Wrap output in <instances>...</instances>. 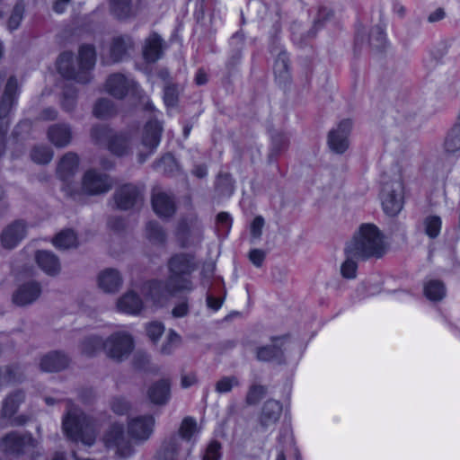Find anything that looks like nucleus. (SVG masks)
Here are the masks:
<instances>
[{"label": "nucleus", "mask_w": 460, "mask_h": 460, "mask_svg": "<svg viewBox=\"0 0 460 460\" xmlns=\"http://www.w3.org/2000/svg\"><path fill=\"white\" fill-rule=\"evenodd\" d=\"M140 193L133 185L122 186L116 191L115 203L120 209H128L137 203Z\"/></svg>", "instance_id": "23"}, {"label": "nucleus", "mask_w": 460, "mask_h": 460, "mask_svg": "<svg viewBox=\"0 0 460 460\" xmlns=\"http://www.w3.org/2000/svg\"><path fill=\"white\" fill-rule=\"evenodd\" d=\"M112 410L117 414H124L128 410V404L124 399H116L112 402Z\"/></svg>", "instance_id": "53"}, {"label": "nucleus", "mask_w": 460, "mask_h": 460, "mask_svg": "<svg viewBox=\"0 0 460 460\" xmlns=\"http://www.w3.org/2000/svg\"><path fill=\"white\" fill-rule=\"evenodd\" d=\"M352 127L350 119L341 120L328 136L330 149L337 154L344 153L349 147V135Z\"/></svg>", "instance_id": "14"}, {"label": "nucleus", "mask_w": 460, "mask_h": 460, "mask_svg": "<svg viewBox=\"0 0 460 460\" xmlns=\"http://www.w3.org/2000/svg\"><path fill=\"white\" fill-rule=\"evenodd\" d=\"M97 283L103 292L115 293L122 285V278L117 270L106 269L99 273Z\"/></svg>", "instance_id": "20"}, {"label": "nucleus", "mask_w": 460, "mask_h": 460, "mask_svg": "<svg viewBox=\"0 0 460 460\" xmlns=\"http://www.w3.org/2000/svg\"><path fill=\"white\" fill-rule=\"evenodd\" d=\"M164 326L158 322L150 323L146 327L147 335L153 341H156L164 332Z\"/></svg>", "instance_id": "49"}, {"label": "nucleus", "mask_w": 460, "mask_h": 460, "mask_svg": "<svg viewBox=\"0 0 460 460\" xmlns=\"http://www.w3.org/2000/svg\"><path fill=\"white\" fill-rule=\"evenodd\" d=\"M217 221L220 224L225 225L226 227H229L231 225V218L227 213L222 212L217 215Z\"/></svg>", "instance_id": "61"}, {"label": "nucleus", "mask_w": 460, "mask_h": 460, "mask_svg": "<svg viewBox=\"0 0 460 460\" xmlns=\"http://www.w3.org/2000/svg\"><path fill=\"white\" fill-rule=\"evenodd\" d=\"M148 238L154 241L162 242L164 239V234L157 223L151 222L146 226Z\"/></svg>", "instance_id": "45"}, {"label": "nucleus", "mask_w": 460, "mask_h": 460, "mask_svg": "<svg viewBox=\"0 0 460 460\" xmlns=\"http://www.w3.org/2000/svg\"><path fill=\"white\" fill-rule=\"evenodd\" d=\"M23 400V394L17 392L5 399L3 405V417L10 418L17 410L19 403Z\"/></svg>", "instance_id": "38"}, {"label": "nucleus", "mask_w": 460, "mask_h": 460, "mask_svg": "<svg viewBox=\"0 0 460 460\" xmlns=\"http://www.w3.org/2000/svg\"><path fill=\"white\" fill-rule=\"evenodd\" d=\"M116 307L119 313L137 315L142 311L144 303L133 290H129L118 299Z\"/></svg>", "instance_id": "19"}, {"label": "nucleus", "mask_w": 460, "mask_h": 460, "mask_svg": "<svg viewBox=\"0 0 460 460\" xmlns=\"http://www.w3.org/2000/svg\"><path fill=\"white\" fill-rule=\"evenodd\" d=\"M442 221L438 216H429L423 221L425 234L430 237H437L441 230Z\"/></svg>", "instance_id": "37"}, {"label": "nucleus", "mask_w": 460, "mask_h": 460, "mask_svg": "<svg viewBox=\"0 0 460 460\" xmlns=\"http://www.w3.org/2000/svg\"><path fill=\"white\" fill-rule=\"evenodd\" d=\"M41 288L38 282L30 280L20 285L13 294V302L18 305H26L40 296Z\"/></svg>", "instance_id": "18"}, {"label": "nucleus", "mask_w": 460, "mask_h": 460, "mask_svg": "<svg viewBox=\"0 0 460 460\" xmlns=\"http://www.w3.org/2000/svg\"><path fill=\"white\" fill-rule=\"evenodd\" d=\"M273 73L276 81L279 84H285L289 80L288 57L285 51H280L275 59Z\"/></svg>", "instance_id": "30"}, {"label": "nucleus", "mask_w": 460, "mask_h": 460, "mask_svg": "<svg viewBox=\"0 0 460 460\" xmlns=\"http://www.w3.org/2000/svg\"><path fill=\"white\" fill-rule=\"evenodd\" d=\"M385 251L384 237L372 224H363L349 242L345 252L358 258L381 257Z\"/></svg>", "instance_id": "3"}, {"label": "nucleus", "mask_w": 460, "mask_h": 460, "mask_svg": "<svg viewBox=\"0 0 460 460\" xmlns=\"http://www.w3.org/2000/svg\"><path fill=\"white\" fill-rule=\"evenodd\" d=\"M176 234L180 245L183 248L195 246L201 241L200 230L193 218L190 222H181Z\"/></svg>", "instance_id": "16"}, {"label": "nucleus", "mask_w": 460, "mask_h": 460, "mask_svg": "<svg viewBox=\"0 0 460 460\" xmlns=\"http://www.w3.org/2000/svg\"><path fill=\"white\" fill-rule=\"evenodd\" d=\"M106 89L111 95L117 98H122L126 94H130L137 98L141 104L145 105L146 109L152 111L155 119H151L145 126L142 145L146 147L149 152L155 149L160 143L162 125L156 119L157 111H154V107L149 102L148 97L142 94L141 90L134 81L127 79L120 74L112 75L109 77L106 83Z\"/></svg>", "instance_id": "2"}, {"label": "nucleus", "mask_w": 460, "mask_h": 460, "mask_svg": "<svg viewBox=\"0 0 460 460\" xmlns=\"http://www.w3.org/2000/svg\"><path fill=\"white\" fill-rule=\"evenodd\" d=\"M424 294L431 301L441 300L446 296V288L442 282L430 280L424 287Z\"/></svg>", "instance_id": "34"}, {"label": "nucleus", "mask_w": 460, "mask_h": 460, "mask_svg": "<svg viewBox=\"0 0 460 460\" xmlns=\"http://www.w3.org/2000/svg\"><path fill=\"white\" fill-rule=\"evenodd\" d=\"M53 156L51 150L46 146L35 147L31 152V158L38 164H47Z\"/></svg>", "instance_id": "42"}, {"label": "nucleus", "mask_w": 460, "mask_h": 460, "mask_svg": "<svg viewBox=\"0 0 460 460\" xmlns=\"http://www.w3.org/2000/svg\"><path fill=\"white\" fill-rule=\"evenodd\" d=\"M17 89L16 79L14 77L9 78L0 103V156L4 154L5 146V134L8 126L6 117L15 103Z\"/></svg>", "instance_id": "7"}, {"label": "nucleus", "mask_w": 460, "mask_h": 460, "mask_svg": "<svg viewBox=\"0 0 460 460\" xmlns=\"http://www.w3.org/2000/svg\"><path fill=\"white\" fill-rule=\"evenodd\" d=\"M49 141L58 147H63L71 141V130L67 125H54L48 132Z\"/></svg>", "instance_id": "27"}, {"label": "nucleus", "mask_w": 460, "mask_h": 460, "mask_svg": "<svg viewBox=\"0 0 460 460\" xmlns=\"http://www.w3.org/2000/svg\"><path fill=\"white\" fill-rule=\"evenodd\" d=\"M132 46L129 37H118L114 39L111 49V54L114 62L119 61L126 50Z\"/></svg>", "instance_id": "35"}, {"label": "nucleus", "mask_w": 460, "mask_h": 460, "mask_svg": "<svg viewBox=\"0 0 460 460\" xmlns=\"http://www.w3.org/2000/svg\"><path fill=\"white\" fill-rule=\"evenodd\" d=\"M77 238L72 230H64L53 239V244L58 249H69L76 246Z\"/></svg>", "instance_id": "33"}, {"label": "nucleus", "mask_w": 460, "mask_h": 460, "mask_svg": "<svg viewBox=\"0 0 460 460\" xmlns=\"http://www.w3.org/2000/svg\"><path fill=\"white\" fill-rule=\"evenodd\" d=\"M111 11L119 18H127L132 13L128 0H112Z\"/></svg>", "instance_id": "39"}, {"label": "nucleus", "mask_w": 460, "mask_h": 460, "mask_svg": "<svg viewBox=\"0 0 460 460\" xmlns=\"http://www.w3.org/2000/svg\"><path fill=\"white\" fill-rule=\"evenodd\" d=\"M103 442L108 449L114 450L115 454L120 458L128 457L133 454V447L125 438L121 425L112 426L105 435Z\"/></svg>", "instance_id": "9"}, {"label": "nucleus", "mask_w": 460, "mask_h": 460, "mask_svg": "<svg viewBox=\"0 0 460 460\" xmlns=\"http://www.w3.org/2000/svg\"><path fill=\"white\" fill-rule=\"evenodd\" d=\"M75 103V93L73 91L71 93L70 92L66 93L64 94V100L62 102V105H63L64 109H66V111H70L74 108Z\"/></svg>", "instance_id": "54"}, {"label": "nucleus", "mask_w": 460, "mask_h": 460, "mask_svg": "<svg viewBox=\"0 0 460 460\" xmlns=\"http://www.w3.org/2000/svg\"><path fill=\"white\" fill-rule=\"evenodd\" d=\"M188 309V304L186 302H181L172 309V315L174 317H182L187 314Z\"/></svg>", "instance_id": "55"}, {"label": "nucleus", "mask_w": 460, "mask_h": 460, "mask_svg": "<svg viewBox=\"0 0 460 460\" xmlns=\"http://www.w3.org/2000/svg\"><path fill=\"white\" fill-rule=\"evenodd\" d=\"M93 136L98 140L102 137L109 139V150L117 155L126 154L130 146V138L127 134L111 136V130L106 128H96L93 130Z\"/></svg>", "instance_id": "15"}, {"label": "nucleus", "mask_w": 460, "mask_h": 460, "mask_svg": "<svg viewBox=\"0 0 460 460\" xmlns=\"http://www.w3.org/2000/svg\"><path fill=\"white\" fill-rule=\"evenodd\" d=\"M196 84L200 85L204 84L207 82V75L202 70H199L195 77Z\"/></svg>", "instance_id": "62"}, {"label": "nucleus", "mask_w": 460, "mask_h": 460, "mask_svg": "<svg viewBox=\"0 0 460 460\" xmlns=\"http://www.w3.org/2000/svg\"><path fill=\"white\" fill-rule=\"evenodd\" d=\"M133 347L131 335L126 332H117L111 334L105 342L99 337L88 338L82 344V351L87 356H92L103 349L109 358L119 361L128 357Z\"/></svg>", "instance_id": "4"}, {"label": "nucleus", "mask_w": 460, "mask_h": 460, "mask_svg": "<svg viewBox=\"0 0 460 460\" xmlns=\"http://www.w3.org/2000/svg\"><path fill=\"white\" fill-rule=\"evenodd\" d=\"M169 271L165 283L153 280L142 288V294L147 303L150 299L155 305L162 306L177 293L190 292L194 288L191 273L196 270L194 257L188 253H176L167 263Z\"/></svg>", "instance_id": "1"}, {"label": "nucleus", "mask_w": 460, "mask_h": 460, "mask_svg": "<svg viewBox=\"0 0 460 460\" xmlns=\"http://www.w3.org/2000/svg\"><path fill=\"white\" fill-rule=\"evenodd\" d=\"M384 211L389 216H396L403 207V184L401 181L385 183L381 193Z\"/></svg>", "instance_id": "8"}, {"label": "nucleus", "mask_w": 460, "mask_h": 460, "mask_svg": "<svg viewBox=\"0 0 460 460\" xmlns=\"http://www.w3.org/2000/svg\"><path fill=\"white\" fill-rule=\"evenodd\" d=\"M197 382L196 376L194 374H188L181 376V386L183 388H189Z\"/></svg>", "instance_id": "57"}, {"label": "nucleus", "mask_w": 460, "mask_h": 460, "mask_svg": "<svg viewBox=\"0 0 460 460\" xmlns=\"http://www.w3.org/2000/svg\"><path fill=\"white\" fill-rule=\"evenodd\" d=\"M347 259L341 266V275L346 279H354L357 273V263L353 260V258H357L356 256H351L346 253Z\"/></svg>", "instance_id": "41"}, {"label": "nucleus", "mask_w": 460, "mask_h": 460, "mask_svg": "<svg viewBox=\"0 0 460 460\" xmlns=\"http://www.w3.org/2000/svg\"><path fill=\"white\" fill-rule=\"evenodd\" d=\"M265 255L266 254L264 251L260 249H253L250 252L249 258L253 265L260 267L265 259Z\"/></svg>", "instance_id": "51"}, {"label": "nucleus", "mask_w": 460, "mask_h": 460, "mask_svg": "<svg viewBox=\"0 0 460 460\" xmlns=\"http://www.w3.org/2000/svg\"><path fill=\"white\" fill-rule=\"evenodd\" d=\"M56 116L57 111L53 109H47L42 113V117L44 119H54Z\"/></svg>", "instance_id": "63"}, {"label": "nucleus", "mask_w": 460, "mask_h": 460, "mask_svg": "<svg viewBox=\"0 0 460 460\" xmlns=\"http://www.w3.org/2000/svg\"><path fill=\"white\" fill-rule=\"evenodd\" d=\"M155 420L152 416H140L130 420L128 422V433L137 441H144L150 438L154 431Z\"/></svg>", "instance_id": "17"}, {"label": "nucleus", "mask_w": 460, "mask_h": 460, "mask_svg": "<svg viewBox=\"0 0 460 460\" xmlns=\"http://www.w3.org/2000/svg\"><path fill=\"white\" fill-rule=\"evenodd\" d=\"M446 15L443 8H437L435 11L429 13L428 21L429 22H436L442 20Z\"/></svg>", "instance_id": "56"}, {"label": "nucleus", "mask_w": 460, "mask_h": 460, "mask_svg": "<svg viewBox=\"0 0 460 460\" xmlns=\"http://www.w3.org/2000/svg\"><path fill=\"white\" fill-rule=\"evenodd\" d=\"M181 343V337L175 332L170 331L166 336V341L162 347V352L170 354Z\"/></svg>", "instance_id": "43"}, {"label": "nucleus", "mask_w": 460, "mask_h": 460, "mask_svg": "<svg viewBox=\"0 0 460 460\" xmlns=\"http://www.w3.org/2000/svg\"><path fill=\"white\" fill-rule=\"evenodd\" d=\"M63 430L69 439L84 446L91 447L95 441L94 424L75 407H70L64 417Z\"/></svg>", "instance_id": "6"}, {"label": "nucleus", "mask_w": 460, "mask_h": 460, "mask_svg": "<svg viewBox=\"0 0 460 460\" xmlns=\"http://www.w3.org/2000/svg\"><path fill=\"white\" fill-rule=\"evenodd\" d=\"M94 63V49L90 45H85L80 48L77 68L74 66L73 57L70 52H64L59 56L57 61V68L65 78L86 83L89 80L90 71L93 69Z\"/></svg>", "instance_id": "5"}, {"label": "nucleus", "mask_w": 460, "mask_h": 460, "mask_svg": "<svg viewBox=\"0 0 460 460\" xmlns=\"http://www.w3.org/2000/svg\"><path fill=\"white\" fill-rule=\"evenodd\" d=\"M238 385V379L235 376H225L216 385V390L218 393H228L234 387Z\"/></svg>", "instance_id": "44"}, {"label": "nucleus", "mask_w": 460, "mask_h": 460, "mask_svg": "<svg viewBox=\"0 0 460 460\" xmlns=\"http://www.w3.org/2000/svg\"><path fill=\"white\" fill-rule=\"evenodd\" d=\"M287 457H294L298 460L299 452L294 441V437L290 426L285 425L277 438L275 446V460H286Z\"/></svg>", "instance_id": "11"}, {"label": "nucleus", "mask_w": 460, "mask_h": 460, "mask_svg": "<svg viewBox=\"0 0 460 460\" xmlns=\"http://www.w3.org/2000/svg\"><path fill=\"white\" fill-rule=\"evenodd\" d=\"M214 270L215 265L213 263H209L203 268L202 275L206 278L209 277L210 275L213 274Z\"/></svg>", "instance_id": "64"}, {"label": "nucleus", "mask_w": 460, "mask_h": 460, "mask_svg": "<svg viewBox=\"0 0 460 460\" xmlns=\"http://www.w3.org/2000/svg\"><path fill=\"white\" fill-rule=\"evenodd\" d=\"M282 411L281 404L275 400L267 401L262 408L260 421L261 426L268 428L275 424Z\"/></svg>", "instance_id": "24"}, {"label": "nucleus", "mask_w": 460, "mask_h": 460, "mask_svg": "<svg viewBox=\"0 0 460 460\" xmlns=\"http://www.w3.org/2000/svg\"><path fill=\"white\" fill-rule=\"evenodd\" d=\"M164 100V103L167 106H173L176 103V97L174 96L172 89L167 88L165 90Z\"/></svg>", "instance_id": "59"}, {"label": "nucleus", "mask_w": 460, "mask_h": 460, "mask_svg": "<svg viewBox=\"0 0 460 460\" xmlns=\"http://www.w3.org/2000/svg\"><path fill=\"white\" fill-rule=\"evenodd\" d=\"M16 380L17 378L15 376L13 369H11L10 367H5L4 369L0 370V384L11 383Z\"/></svg>", "instance_id": "52"}, {"label": "nucleus", "mask_w": 460, "mask_h": 460, "mask_svg": "<svg viewBox=\"0 0 460 460\" xmlns=\"http://www.w3.org/2000/svg\"><path fill=\"white\" fill-rule=\"evenodd\" d=\"M78 167V157L75 154H66L61 159L58 173L60 179L64 181H68L69 178L72 177L76 172Z\"/></svg>", "instance_id": "29"}, {"label": "nucleus", "mask_w": 460, "mask_h": 460, "mask_svg": "<svg viewBox=\"0 0 460 460\" xmlns=\"http://www.w3.org/2000/svg\"><path fill=\"white\" fill-rule=\"evenodd\" d=\"M36 446L37 441L30 435L21 436L16 432L8 434L0 442V448L10 454L30 453Z\"/></svg>", "instance_id": "12"}, {"label": "nucleus", "mask_w": 460, "mask_h": 460, "mask_svg": "<svg viewBox=\"0 0 460 460\" xmlns=\"http://www.w3.org/2000/svg\"><path fill=\"white\" fill-rule=\"evenodd\" d=\"M148 395L154 403H164L170 395L169 383L166 380H162L154 384L148 391Z\"/></svg>", "instance_id": "31"}, {"label": "nucleus", "mask_w": 460, "mask_h": 460, "mask_svg": "<svg viewBox=\"0 0 460 460\" xmlns=\"http://www.w3.org/2000/svg\"><path fill=\"white\" fill-rule=\"evenodd\" d=\"M221 452H220V445L212 441L207 447L205 454L203 456V460H220Z\"/></svg>", "instance_id": "46"}, {"label": "nucleus", "mask_w": 460, "mask_h": 460, "mask_svg": "<svg viewBox=\"0 0 460 460\" xmlns=\"http://www.w3.org/2000/svg\"><path fill=\"white\" fill-rule=\"evenodd\" d=\"M208 305L211 309L217 311L223 304V300L221 298H216L211 296H208L207 298Z\"/></svg>", "instance_id": "58"}, {"label": "nucleus", "mask_w": 460, "mask_h": 460, "mask_svg": "<svg viewBox=\"0 0 460 460\" xmlns=\"http://www.w3.org/2000/svg\"><path fill=\"white\" fill-rule=\"evenodd\" d=\"M39 267L48 275L54 276L60 271L58 259L50 252L39 251L36 253Z\"/></svg>", "instance_id": "25"}, {"label": "nucleus", "mask_w": 460, "mask_h": 460, "mask_svg": "<svg viewBox=\"0 0 460 460\" xmlns=\"http://www.w3.org/2000/svg\"><path fill=\"white\" fill-rule=\"evenodd\" d=\"M152 205L155 212L161 217H167L174 213V202L170 196L160 190H154Z\"/></svg>", "instance_id": "22"}, {"label": "nucleus", "mask_w": 460, "mask_h": 460, "mask_svg": "<svg viewBox=\"0 0 460 460\" xmlns=\"http://www.w3.org/2000/svg\"><path fill=\"white\" fill-rule=\"evenodd\" d=\"M265 388L261 385H252L247 394V402L250 404L256 403L265 394Z\"/></svg>", "instance_id": "48"}, {"label": "nucleus", "mask_w": 460, "mask_h": 460, "mask_svg": "<svg viewBox=\"0 0 460 460\" xmlns=\"http://www.w3.org/2000/svg\"><path fill=\"white\" fill-rule=\"evenodd\" d=\"M26 228L22 221L9 225L2 233L1 243L4 248L12 249L25 236Z\"/></svg>", "instance_id": "21"}, {"label": "nucleus", "mask_w": 460, "mask_h": 460, "mask_svg": "<svg viewBox=\"0 0 460 460\" xmlns=\"http://www.w3.org/2000/svg\"><path fill=\"white\" fill-rule=\"evenodd\" d=\"M163 42L161 38L154 33L151 34L146 40L144 46V58L148 62H155L158 60L162 54Z\"/></svg>", "instance_id": "28"}, {"label": "nucleus", "mask_w": 460, "mask_h": 460, "mask_svg": "<svg viewBox=\"0 0 460 460\" xmlns=\"http://www.w3.org/2000/svg\"><path fill=\"white\" fill-rule=\"evenodd\" d=\"M113 111V105L109 100L106 99L98 101L93 109V114L100 119H104L111 116Z\"/></svg>", "instance_id": "40"}, {"label": "nucleus", "mask_w": 460, "mask_h": 460, "mask_svg": "<svg viewBox=\"0 0 460 460\" xmlns=\"http://www.w3.org/2000/svg\"><path fill=\"white\" fill-rule=\"evenodd\" d=\"M264 220L261 217H256L251 224V234L253 238L258 239L261 237Z\"/></svg>", "instance_id": "50"}, {"label": "nucleus", "mask_w": 460, "mask_h": 460, "mask_svg": "<svg viewBox=\"0 0 460 460\" xmlns=\"http://www.w3.org/2000/svg\"><path fill=\"white\" fill-rule=\"evenodd\" d=\"M67 358L58 351L50 352L45 355L40 363V368L46 372L59 371L66 367Z\"/></svg>", "instance_id": "26"}, {"label": "nucleus", "mask_w": 460, "mask_h": 460, "mask_svg": "<svg viewBox=\"0 0 460 460\" xmlns=\"http://www.w3.org/2000/svg\"><path fill=\"white\" fill-rule=\"evenodd\" d=\"M271 343L259 347L256 358L261 361L280 360L285 351L291 348V341L288 336L273 337Z\"/></svg>", "instance_id": "10"}, {"label": "nucleus", "mask_w": 460, "mask_h": 460, "mask_svg": "<svg viewBox=\"0 0 460 460\" xmlns=\"http://www.w3.org/2000/svg\"><path fill=\"white\" fill-rule=\"evenodd\" d=\"M179 433L185 441H195L199 433L196 420L190 417L184 418L180 426Z\"/></svg>", "instance_id": "32"}, {"label": "nucleus", "mask_w": 460, "mask_h": 460, "mask_svg": "<svg viewBox=\"0 0 460 460\" xmlns=\"http://www.w3.org/2000/svg\"><path fill=\"white\" fill-rule=\"evenodd\" d=\"M444 148L448 153L460 151V126L456 123L448 131L444 141Z\"/></svg>", "instance_id": "36"}, {"label": "nucleus", "mask_w": 460, "mask_h": 460, "mask_svg": "<svg viewBox=\"0 0 460 460\" xmlns=\"http://www.w3.org/2000/svg\"><path fill=\"white\" fill-rule=\"evenodd\" d=\"M69 1L70 0H57V2L54 4L55 12L58 13H62L65 11Z\"/></svg>", "instance_id": "60"}, {"label": "nucleus", "mask_w": 460, "mask_h": 460, "mask_svg": "<svg viewBox=\"0 0 460 460\" xmlns=\"http://www.w3.org/2000/svg\"><path fill=\"white\" fill-rule=\"evenodd\" d=\"M23 7L16 5L8 20V28L13 31L18 28L22 19Z\"/></svg>", "instance_id": "47"}, {"label": "nucleus", "mask_w": 460, "mask_h": 460, "mask_svg": "<svg viewBox=\"0 0 460 460\" xmlns=\"http://www.w3.org/2000/svg\"><path fill=\"white\" fill-rule=\"evenodd\" d=\"M111 184V180L106 174L89 170L84 175L81 190L88 195H98L107 192Z\"/></svg>", "instance_id": "13"}]
</instances>
